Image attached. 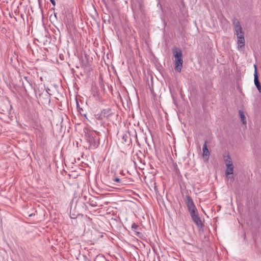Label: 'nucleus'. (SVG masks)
I'll return each mask as SVG.
<instances>
[{"mask_svg":"<svg viewBox=\"0 0 261 261\" xmlns=\"http://www.w3.org/2000/svg\"><path fill=\"white\" fill-rule=\"evenodd\" d=\"M183 60L182 59H175V70L180 72L181 70V67L182 66Z\"/></svg>","mask_w":261,"mask_h":261,"instance_id":"nucleus-4","label":"nucleus"},{"mask_svg":"<svg viewBox=\"0 0 261 261\" xmlns=\"http://www.w3.org/2000/svg\"><path fill=\"white\" fill-rule=\"evenodd\" d=\"M113 181H115V182H121V179L118 177H115L114 179H113Z\"/></svg>","mask_w":261,"mask_h":261,"instance_id":"nucleus-17","label":"nucleus"},{"mask_svg":"<svg viewBox=\"0 0 261 261\" xmlns=\"http://www.w3.org/2000/svg\"><path fill=\"white\" fill-rule=\"evenodd\" d=\"M238 44L239 47H242L245 45V39L244 35H240L237 36Z\"/></svg>","mask_w":261,"mask_h":261,"instance_id":"nucleus-7","label":"nucleus"},{"mask_svg":"<svg viewBox=\"0 0 261 261\" xmlns=\"http://www.w3.org/2000/svg\"><path fill=\"white\" fill-rule=\"evenodd\" d=\"M232 23L234 26V29L241 27V25L240 24L239 20H238V19H237L236 17H234L232 19Z\"/></svg>","mask_w":261,"mask_h":261,"instance_id":"nucleus-12","label":"nucleus"},{"mask_svg":"<svg viewBox=\"0 0 261 261\" xmlns=\"http://www.w3.org/2000/svg\"><path fill=\"white\" fill-rule=\"evenodd\" d=\"M223 158H224V160L225 161V163L226 164V166H230V165H233L230 155H224Z\"/></svg>","mask_w":261,"mask_h":261,"instance_id":"nucleus-9","label":"nucleus"},{"mask_svg":"<svg viewBox=\"0 0 261 261\" xmlns=\"http://www.w3.org/2000/svg\"><path fill=\"white\" fill-rule=\"evenodd\" d=\"M112 114L111 109H106L101 111V115L104 117H108Z\"/></svg>","mask_w":261,"mask_h":261,"instance_id":"nucleus-10","label":"nucleus"},{"mask_svg":"<svg viewBox=\"0 0 261 261\" xmlns=\"http://www.w3.org/2000/svg\"><path fill=\"white\" fill-rule=\"evenodd\" d=\"M227 177L228 179H230V181L231 182L233 181L234 177H233L232 175H228V176H227Z\"/></svg>","mask_w":261,"mask_h":261,"instance_id":"nucleus-16","label":"nucleus"},{"mask_svg":"<svg viewBox=\"0 0 261 261\" xmlns=\"http://www.w3.org/2000/svg\"><path fill=\"white\" fill-rule=\"evenodd\" d=\"M132 229L138 236H139L140 232L138 231L139 226L138 225L135 223H133L132 225Z\"/></svg>","mask_w":261,"mask_h":261,"instance_id":"nucleus-15","label":"nucleus"},{"mask_svg":"<svg viewBox=\"0 0 261 261\" xmlns=\"http://www.w3.org/2000/svg\"><path fill=\"white\" fill-rule=\"evenodd\" d=\"M234 167L233 165H230V166H226V169L225 171V174L227 176L228 175H232L233 172Z\"/></svg>","mask_w":261,"mask_h":261,"instance_id":"nucleus-11","label":"nucleus"},{"mask_svg":"<svg viewBox=\"0 0 261 261\" xmlns=\"http://www.w3.org/2000/svg\"><path fill=\"white\" fill-rule=\"evenodd\" d=\"M239 115H240L241 121H242V123L244 124H246V121L245 120L246 117H245V116L244 115L243 111L242 110H240L239 111Z\"/></svg>","mask_w":261,"mask_h":261,"instance_id":"nucleus-13","label":"nucleus"},{"mask_svg":"<svg viewBox=\"0 0 261 261\" xmlns=\"http://www.w3.org/2000/svg\"><path fill=\"white\" fill-rule=\"evenodd\" d=\"M174 57L175 59H182V54L180 49L174 48L172 50Z\"/></svg>","mask_w":261,"mask_h":261,"instance_id":"nucleus-6","label":"nucleus"},{"mask_svg":"<svg viewBox=\"0 0 261 261\" xmlns=\"http://www.w3.org/2000/svg\"><path fill=\"white\" fill-rule=\"evenodd\" d=\"M207 141H205L204 145H203L202 151L203 156H208L210 155V153L207 146Z\"/></svg>","mask_w":261,"mask_h":261,"instance_id":"nucleus-8","label":"nucleus"},{"mask_svg":"<svg viewBox=\"0 0 261 261\" xmlns=\"http://www.w3.org/2000/svg\"><path fill=\"white\" fill-rule=\"evenodd\" d=\"M254 72L256 70L257 71V67L256 65H254Z\"/></svg>","mask_w":261,"mask_h":261,"instance_id":"nucleus-19","label":"nucleus"},{"mask_svg":"<svg viewBox=\"0 0 261 261\" xmlns=\"http://www.w3.org/2000/svg\"><path fill=\"white\" fill-rule=\"evenodd\" d=\"M254 84L256 86L259 92H261V86L258 80V76L257 74V71H255L254 73Z\"/></svg>","mask_w":261,"mask_h":261,"instance_id":"nucleus-5","label":"nucleus"},{"mask_svg":"<svg viewBox=\"0 0 261 261\" xmlns=\"http://www.w3.org/2000/svg\"><path fill=\"white\" fill-rule=\"evenodd\" d=\"M234 31H235V34L237 36H240V35H244V32H243L242 27H240L234 29Z\"/></svg>","mask_w":261,"mask_h":261,"instance_id":"nucleus-14","label":"nucleus"},{"mask_svg":"<svg viewBox=\"0 0 261 261\" xmlns=\"http://www.w3.org/2000/svg\"><path fill=\"white\" fill-rule=\"evenodd\" d=\"M86 137L88 142L89 143V148L94 149L98 146V138L96 133L94 131L88 130L86 133Z\"/></svg>","mask_w":261,"mask_h":261,"instance_id":"nucleus-1","label":"nucleus"},{"mask_svg":"<svg viewBox=\"0 0 261 261\" xmlns=\"http://www.w3.org/2000/svg\"><path fill=\"white\" fill-rule=\"evenodd\" d=\"M191 218L195 224L199 228H201L203 226L202 223L201 219L200 218L199 215L198 214V212H195L194 213L190 214Z\"/></svg>","mask_w":261,"mask_h":261,"instance_id":"nucleus-3","label":"nucleus"},{"mask_svg":"<svg viewBox=\"0 0 261 261\" xmlns=\"http://www.w3.org/2000/svg\"><path fill=\"white\" fill-rule=\"evenodd\" d=\"M186 202L190 214L197 212L196 206L195 205L194 202L191 197L189 196H186Z\"/></svg>","mask_w":261,"mask_h":261,"instance_id":"nucleus-2","label":"nucleus"},{"mask_svg":"<svg viewBox=\"0 0 261 261\" xmlns=\"http://www.w3.org/2000/svg\"><path fill=\"white\" fill-rule=\"evenodd\" d=\"M51 3L53 4V5L55 6L56 5V2L55 0H50Z\"/></svg>","mask_w":261,"mask_h":261,"instance_id":"nucleus-18","label":"nucleus"}]
</instances>
